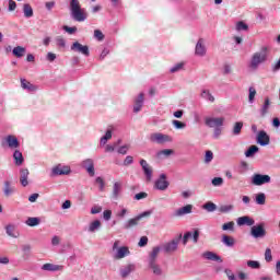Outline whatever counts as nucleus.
I'll return each instance as SVG.
<instances>
[{"label": "nucleus", "instance_id": "1", "mask_svg": "<svg viewBox=\"0 0 280 280\" xmlns=\"http://www.w3.org/2000/svg\"><path fill=\"white\" fill-rule=\"evenodd\" d=\"M70 16L78 23H84V21L89 19L86 10L82 9V5H80V0H70Z\"/></svg>", "mask_w": 280, "mask_h": 280}, {"label": "nucleus", "instance_id": "2", "mask_svg": "<svg viewBox=\"0 0 280 280\" xmlns=\"http://www.w3.org/2000/svg\"><path fill=\"white\" fill-rule=\"evenodd\" d=\"M266 60H268V47L265 46L261 47L260 51H257L252 56L249 68L257 70L259 69V65H262Z\"/></svg>", "mask_w": 280, "mask_h": 280}, {"label": "nucleus", "instance_id": "3", "mask_svg": "<svg viewBox=\"0 0 280 280\" xmlns=\"http://www.w3.org/2000/svg\"><path fill=\"white\" fill-rule=\"evenodd\" d=\"M180 240H183V234H179L177 237L162 245L163 253L166 255H172V253H176L178 250V245L180 244Z\"/></svg>", "mask_w": 280, "mask_h": 280}, {"label": "nucleus", "instance_id": "4", "mask_svg": "<svg viewBox=\"0 0 280 280\" xmlns=\"http://www.w3.org/2000/svg\"><path fill=\"white\" fill-rule=\"evenodd\" d=\"M150 215H152V211H144L140 214H138L137 217L129 219L125 224H124V229L126 231L133 229V226H139V222H141V220H143V218H150Z\"/></svg>", "mask_w": 280, "mask_h": 280}, {"label": "nucleus", "instance_id": "5", "mask_svg": "<svg viewBox=\"0 0 280 280\" xmlns=\"http://www.w3.org/2000/svg\"><path fill=\"white\" fill-rule=\"evenodd\" d=\"M250 235L255 240L264 238L266 235V223H259L250 228Z\"/></svg>", "mask_w": 280, "mask_h": 280}, {"label": "nucleus", "instance_id": "6", "mask_svg": "<svg viewBox=\"0 0 280 280\" xmlns=\"http://www.w3.org/2000/svg\"><path fill=\"white\" fill-rule=\"evenodd\" d=\"M150 141L152 143H159L160 145H162L163 143L172 142V137H170L165 133L155 132V133H151Z\"/></svg>", "mask_w": 280, "mask_h": 280}, {"label": "nucleus", "instance_id": "7", "mask_svg": "<svg viewBox=\"0 0 280 280\" xmlns=\"http://www.w3.org/2000/svg\"><path fill=\"white\" fill-rule=\"evenodd\" d=\"M2 145H8L10 150H16L18 148H21L19 138H16V136L13 135L7 136L2 141Z\"/></svg>", "mask_w": 280, "mask_h": 280}, {"label": "nucleus", "instance_id": "8", "mask_svg": "<svg viewBox=\"0 0 280 280\" xmlns=\"http://www.w3.org/2000/svg\"><path fill=\"white\" fill-rule=\"evenodd\" d=\"M168 187L170 182L167 180V175L161 174L154 183V189H158L159 191H165Z\"/></svg>", "mask_w": 280, "mask_h": 280}, {"label": "nucleus", "instance_id": "9", "mask_svg": "<svg viewBox=\"0 0 280 280\" xmlns=\"http://www.w3.org/2000/svg\"><path fill=\"white\" fill-rule=\"evenodd\" d=\"M270 180H271L270 175L254 174L252 177V185L261 187V185H266L270 183Z\"/></svg>", "mask_w": 280, "mask_h": 280}, {"label": "nucleus", "instance_id": "10", "mask_svg": "<svg viewBox=\"0 0 280 280\" xmlns=\"http://www.w3.org/2000/svg\"><path fill=\"white\" fill-rule=\"evenodd\" d=\"M71 51H75L77 54H82V56H85V57L91 56V51L89 50V46L82 45L79 42H74L71 45Z\"/></svg>", "mask_w": 280, "mask_h": 280}, {"label": "nucleus", "instance_id": "11", "mask_svg": "<svg viewBox=\"0 0 280 280\" xmlns=\"http://www.w3.org/2000/svg\"><path fill=\"white\" fill-rule=\"evenodd\" d=\"M192 237L194 244H198V240H200V230L196 229L194 233L186 232L183 236V245L187 246V243L189 242V238Z\"/></svg>", "mask_w": 280, "mask_h": 280}, {"label": "nucleus", "instance_id": "12", "mask_svg": "<svg viewBox=\"0 0 280 280\" xmlns=\"http://www.w3.org/2000/svg\"><path fill=\"white\" fill-rule=\"evenodd\" d=\"M81 167L88 172L89 176H95V162L93 159L83 160Z\"/></svg>", "mask_w": 280, "mask_h": 280}, {"label": "nucleus", "instance_id": "13", "mask_svg": "<svg viewBox=\"0 0 280 280\" xmlns=\"http://www.w3.org/2000/svg\"><path fill=\"white\" fill-rule=\"evenodd\" d=\"M206 126L208 128H220L224 126V118H213V117H207L205 120Z\"/></svg>", "mask_w": 280, "mask_h": 280}, {"label": "nucleus", "instance_id": "14", "mask_svg": "<svg viewBox=\"0 0 280 280\" xmlns=\"http://www.w3.org/2000/svg\"><path fill=\"white\" fill-rule=\"evenodd\" d=\"M140 165L142 167V172L145 176L147 183H151L152 182V172H153L152 166H150V164L145 160H140Z\"/></svg>", "mask_w": 280, "mask_h": 280}, {"label": "nucleus", "instance_id": "15", "mask_svg": "<svg viewBox=\"0 0 280 280\" xmlns=\"http://www.w3.org/2000/svg\"><path fill=\"white\" fill-rule=\"evenodd\" d=\"M195 56H199L200 58H205V56H207V46H205L203 38L198 39L195 47Z\"/></svg>", "mask_w": 280, "mask_h": 280}, {"label": "nucleus", "instance_id": "16", "mask_svg": "<svg viewBox=\"0 0 280 280\" xmlns=\"http://www.w3.org/2000/svg\"><path fill=\"white\" fill-rule=\"evenodd\" d=\"M192 210H194L192 205H186V206L177 209L173 215H174V218H183V215H188L189 213H191Z\"/></svg>", "mask_w": 280, "mask_h": 280}, {"label": "nucleus", "instance_id": "17", "mask_svg": "<svg viewBox=\"0 0 280 280\" xmlns=\"http://www.w3.org/2000/svg\"><path fill=\"white\" fill-rule=\"evenodd\" d=\"M257 143H259V145H269L270 144V136H268V133L264 130L258 132L257 136Z\"/></svg>", "mask_w": 280, "mask_h": 280}, {"label": "nucleus", "instance_id": "18", "mask_svg": "<svg viewBox=\"0 0 280 280\" xmlns=\"http://www.w3.org/2000/svg\"><path fill=\"white\" fill-rule=\"evenodd\" d=\"M71 174V168L68 166H63L62 168L60 166H56L51 171V176H67Z\"/></svg>", "mask_w": 280, "mask_h": 280}, {"label": "nucleus", "instance_id": "19", "mask_svg": "<svg viewBox=\"0 0 280 280\" xmlns=\"http://www.w3.org/2000/svg\"><path fill=\"white\" fill-rule=\"evenodd\" d=\"M135 270H137V266H135V264L126 265L120 269V277L122 279H127V277H130V273L135 272Z\"/></svg>", "mask_w": 280, "mask_h": 280}, {"label": "nucleus", "instance_id": "20", "mask_svg": "<svg viewBox=\"0 0 280 280\" xmlns=\"http://www.w3.org/2000/svg\"><path fill=\"white\" fill-rule=\"evenodd\" d=\"M30 178V171L27 168H21L20 170V183L22 187H27L30 185V182L27 180Z\"/></svg>", "mask_w": 280, "mask_h": 280}, {"label": "nucleus", "instance_id": "21", "mask_svg": "<svg viewBox=\"0 0 280 280\" xmlns=\"http://www.w3.org/2000/svg\"><path fill=\"white\" fill-rule=\"evenodd\" d=\"M237 224L238 226H254L255 225V220L248 215L240 217L237 219Z\"/></svg>", "mask_w": 280, "mask_h": 280}, {"label": "nucleus", "instance_id": "22", "mask_svg": "<svg viewBox=\"0 0 280 280\" xmlns=\"http://www.w3.org/2000/svg\"><path fill=\"white\" fill-rule=\"evenodd\" d=\"M145 94L140 93L138 97L135 100L133 113H140L141 108H143Z\"/></svg>", "mask_w": 280, "mask_h": 280}, {"label": "nucleus", "instance_id": "23", "mask_svg": "<svg viewBox=\"0 0 280 280\" xmlns=\"http://www.w3.org/2000/svg\"><path fill=\"white\" fill-rule=\"evenodd\" d=\"M130 255V249L126 246L119 247L114 255V259H124V257H128Z\"/></svg>", "mask_w": 280, "mask_h": 280}, {"label": "nucleus", "instance_id": "24", "mask_svg": "<svg viewBox=\"0 0 280 280\" xmlns=\"http://www.w3.org/2000/svg\"><path fill=\"white\" fill-rule=\"evenodd\" d=\"M202 257H205V259H208L209 261H219V264H222V257L213 252H206L202 254Z\"/></svg>", "mask_w": 280, "mask_h": 280}, {"label": "nucleus", "instance_id": "25", "mask_svg": "<svg viewBox=\"0 0 280 280\" xmlns=\"http://www.w3.org/2000/svg\"><path fill=\"white\" fill-rule=\"evenodd\" d=\"M161 253V247L155 246L152 248V252L149 255V264H156V257Z\"/></svg>", "mask_w": 280, "mask_h": 280}, {"label": "nucleus", "instance_id": "26", "mask_svg": "<svg viewBox=\"0 0 280 280\" xmlns=\"http://www.w3.org/2000/svg\"><path fill=\"white\" fill-rule=\"evenodd\" d=\"M42 270L47 272H58V270H60V266L47 262L42 266Z\"/></svg>", "mask_w": 280, "mask_h": 280}, {"label": "nucleus", "instance_id": "27", "mask_svg": "<svg viewBox=\"0 0 280 280\" xmlns=\"http://www.w3.org/2000/svg\"><path fill=\"white\" fill-rule=\"evenodd\" d=\"M23 13L25 19H32V16H34V9H32L30 3L23 4Z\"/></svg>", "mask_w": 280, "mask_h": 280}, {"label": "nucleus", "instance_id": "28", "mask_svg": "<svg viewBox=\"0 0 280 280\" xmlns=\"http://www.w3.org/2000/svg\"><path fill=\"white\" fill-rule=\"evenodd\" d=\"M13 159H14L15 165H18V166L23 165L24 159H23V153H21V151L15 150V151L13 152Z\"/></svg>", "mask_w": 280, "mask_h": 280}, {"label": "nucleus", "instance_id": "29", "mask_svg": "<svg viewBox=\"0 0 280 280\" xmlns=\"http://www.w3.org/2000/svg\"><path fill=\"white\" fill-rule=\"evenodd\" d=\"M268 110H270V98L266 97L265 102L260 108V115L264 117L265 115H268Z\"/></svg>", "mask_w": 280, "mask_h": 280}, {"label": "nucleus", "instance_id": "30", "mask_svg": "<svg viewBox=\"0 0 280 280\" xmlns=\"http://www.w3.org/2000/svg\"><path fill=\"white\" fill-rule=\"evenodd\" d=\"M119 191H121V184H119V182H115L113 186V192H112V198L114 200H117V198H119Z\"/></svg>", "mask_w": 280, "mask_h": 280}, {"label": "nucleus", "instance_id": "31", "mask_svg": "<svg viewBox=\"0 0 280 280\" xmlns=\"http://www.w3.org/2000/svg\"><path fill=\"white\" fill-rule=\"evenodd\" d=\"M25 47L22 46L14 47L12 50V54L13 56H15V58H23V56H25Z\"/></svg>", "mask_w": 280, "mask_h": 280}, {"label": "nucleus", "instance_id": "32", "mask_svg": "<svg viewBox=\"0 0 280 280\" xmlns=\"http://www.w3.org/2000/svg\"><path fill=\"white\" fill-rule=\"evenodd\" d=\"M222 243L225 246H229L230 248H233V246H235V238H233L232 236H229V235H223L222 236Z\"/></svg>", "mask_w": 280, "mask_h": 280}, {"label": "nucleus", "instance_id": "33", "mask_svg": "<svg viewBox=\"0 0 280 280\" xmlns=\"http://www.w3.org/2000/svg\"><path fill=\"white\" fill-rule=\"evenodd\" d=\"M3 194L7 198H10V196H12V194H14V188H12L11 183L8 180L4 182Z\"/></svg>", "mask_w": 280, "mask_h": 280}, {"label": "nucleus", "instance_id": "34", "mask_svg": "<svg viewBox=\"0 0 280 280\" xmlns=\"http://www.w3.org/2000/svg\"><path fill=\"white\" fill-rule=\"evenodd\" d=\"M102 229V222L100 220H95L90 223L89 233H95V231H100Z\"/></svg>", "mask_w": 280, "mask_h": 280}, {"label": "nucleus", "instance_id": "35", "mask_svg": "<svg viewBox=\"0 0 280 280\" xmlns=\"http://www.w3.org/2000/svg\"><path fill=\"white\" fill-rule=\"evenodd\" d=\"M21 86L26 91H36V86L25 79H21Z\"/></svg>", "mask_w": 280, "mask_h": 280}, {"label": "nucleus", "instance_id": "36", "mask_svg": "<svg viewBox=\"0 0 280 280\" xmlns=\"http://www.w3.org/2000/svg\"><path fill=\"white\" fill-rule=\"evenodd\" d=\"M257 152H259V147L257 145H250L247 151L245 152V156L247 159H250L252 156H255V154H257Z\"/></svg>", "mask_w": 280, "mask_h": 280}, {"label": "nucleus", "instance_id": "37", "mask_svg": "<svg viewBox=\"0 0 280 280\" xmlns=\"http://www.w3.org/2000/svg\"><path fill=\"white\" fill-rule=\"evenodd\" d=\"M201 97L211 103L215 102V97L213 96V94H211V92L209 90H202Z\"/></svg>", "mask_w": 280, "mask_h": 280}, {"label": "nucleus", "instance_id": "38", "mask_svg": "<svg viewBox=\"0 0 280 280\" xmlns=\"http://www.w3.org/2000/svg\"><path fill=\"white\" fill-rule=\"evenodd\" d=\"M242 128H244V122L242 121L235 122L232 130V135H234V137H237V135L242 133Z\"/></svg>", "mask_w": 280, "mask_h": 280}, {"label": "nucleus", "instance_id": "39", "mask_svg": "<svg viewBox=\"0 0 280 280\" xmlns=\"http://www.w3.org/2000/svg\"><path fill=\"white\" fill-rule=\"evenodd\" d=\"M25 224L27 226H38L40 224V219L37 217H30L26 221Z\"/></svg>", "mask_w": 280, "mask_h": 280}, {"label": "nucleus", "instance_id": "40", "mask_svg": "<svg viewBox=\"0 0 280 280\" xmlns=\"http://www.w3.org/2000/svg\"><path fill=\"white\" fill-rule=\"evenodd\" d=\"M202 209L208 211V213H213V211H217L218 206L211 201H208L202 206Z\"/></svg>", "mask_w": 280, "mask_h": 280}, {"label": "nucleus", "instance_id": "41", "mask_svg": "<svg viewBox=\"0 0 280 280\" xmlns=\"http://www.w3.org/2000/svg\"><path fill=\"white\" fill-rule=\"evenodd\" d=\"M174 154V150L172 149H164L156 153L158 159H163V156H172Z\"/></svg>", "mask_w": 280, "mask_h": 280}, {"label": "nucleus", "instance_id": "42", "mask_svg": "<svg viewBox=\"0 0 280 280\" xmlns=\"http://www.w3.org/2000/svg\"><path fill=\"white\" fill-rule=\"evenodd\" d=\"M255 202H256V205H260V206L266 205V194L258 192L256 195Z\"/></svg>", "mask_w": 280, "mask_h": 280}, {"label": "nucleus", "instance_id": "43", "mask_svg": "<svg viewBox=\"0 0 280 280\" xmlns=\"http://www.w3.org/2000/svg\"><path fill=\"white\" fill-rule=\"evenodd\" d=\"M113 139V130H107L105 136L101 138V145H106L108 143V140Z\"/></svg>", "mask_w": 280, "mask_h": 280}, {"label": "nucleus", "instance_id": "44", "mask_svg": "<svg viewBox=\"0 0 280 280\" xmlns=\"http://www.w3.org/2000/svg\"><path fill=\"white\" fill-rule=\"evenodd\" d=\"M22 253H24L23 258L28 259L30 253H32V245L30 244L22 245Z\"/></svg>", "mask_w": 280, "mask_h": 280}, {"label": "nucleus", "instance_id": "45", "mask_svg": "<svg viewBox=\"0 0 280 280\" xmlns=\"http://www.w3.org/2000/svg\"><path fill=\"white\" fill-rule=\"evenodd\" d=\"M236 32H248V24L243 21L236 23Z\"/></svg>", "mask_w": 280, "mask_h": 280}, {"label": "nucleus", "instance_id": "46", "mask_svg": "<svg viewBox=\"0 0 280 280\" xmlns=\"http://www.w3.org/2000/svg\"><path fill=\"white\" fill-rule=\"evenodd\" d=\"M5 233L7 235H9V237H14V238L19 237V235L14 234V225L12 224H9L5 226Z\"/></svg>", "mask_w": 280, "mask_h": 280}, {"label": "nucleus", "instance_id": "47", "mask_svg": "<svg viewBox=\"0 0 280 280\" xmlns=\"http://www.w3.org/2000/svg\"><path fill=\"white\" fill-rule=\"evenodd\" d=\"M247 266L248 268H253V270H259L261 268V264L257 260H248Z\"/></svg>", "mask_w": 280, "mask_h": 280}, {"label": "nucleus", "instance_id": "48", "mask_svg": "<svg viewBox=\"0 0 280 280\" xmlns=\"http://www.w3.org/2000/svg\"><path fill=\"white\" fill-rule=\"evenodd\" d=\"M255 95H257V90H255V88L250 86L249 88V95H248L249 104H254L255 103Z\"/></svg>", "mask_w": 280, "mask_h": 280}, {"label": "nucleus", "instance_id": "49", "mask_svg": "<svg viewBox=\"0 0 280 280\" xmlns=\"http://www.w3.org/2000/svg\"><path fill=\"white\" fill-rule=\"evenodd\" d=\"M174 128H176V130H183L185 128H187V124L182 122L180 120H173L172 121Z\"/></svg>", "mask_w": 280, "mask_h": 280}, {"label": "nucleus", "instance_id": "50", "mask_svg": "<svg viewBox=\"0 0 280 280\" xmlns=\"http://www.w3.org/2000/svg\"><path fill=\"white\" fill-rule=\"evenodd\" d=\"M222 231H235V222L231 221L222 225Z\"/></svg>", "mask_w": 280, "mask_h": 280}, {"label": "nucleus", "instance_id": "51", "mask_svg": "<svg viewBox=\"0 0 280 280\" xmlns=\"http://www.w3.org/2000/svg\"><path fill=\"white\" fill-rule=\"evenodd\" d=\"M149 267L153 270L154 275L160 276L161 275V267H159V265H156V262H149Z\"/></svg>", "mask_w": 280, "mask_h": 280}, {"label": "nucleus", "instance_id": "52", "mask_svg": "<svg viewBox=\"0 0 280 280\" xmlns=\"http://www.w3.org/2000/svg\"><path fill=\"white\" fill-rule=\"evenodd\" d=\"M211 161H213V151H206V155H205V163L206 165H209V163H211Z\"/></svg>", "mask_w": 280, "mask_h": 280}, {"label": "nucleus", "instance_id": "53", "mask_svg": "<svg viewBox=\"0 0 280 280\" xmlns=\"http://www.w3.org/2000/svg\"><path fill=\"white\" fill-rule=\"evenodd\" d=\"M233 209H234V206H233V205H225V206H221V207L219 208V211H220L221 213H229L230 211H233Z\"/></svg>", "mask_w": 280, "mask_h": 280}, {"label": "nucleus", "instance_id": "54", "mask_svg": "<svg viewBox=\"0 0 280 280\" xmlns=\"http://www.w3.org/2000/svg\"><path fill=\"white\" fill-rule=\"evenodd\" d=\"M265 261H267V264H270V261H272V249H270L269 247L265 250Z\"/></svg>", "mask_w": 280, "mask_h": 280}, {"label": "nucleus", "instance_id": "55", "mask_svg": "<svg viewBox=\"0 0 280 280\" xmlns=\"http://www.w3.org/2000/svg\"><path fill=\"white\" fill-rule=\"evenodd\" d=\"M213 187H222L224 185V179L222 177H214L212 179Z\"/></svg>", "mask_w": 280, "mask_h": 280}, {"label": "nucleus", "instance_id": "56", "mask_svg": "<svg viewBox=\"0 0 280 280\" xmlns=\"http://www.w3.org/2000/svg\"><path fill=\"white\" fill-rule=\"evenodd\" d=\"M183 67H185L184 62L176 63L175 66H173L171 68L170 72L171 73H176V72L180 71V69H183Z\"/></svg>", "mask_w": 280, "mask_h": 280}, {"label": "nucleus", "instance_id": "57", "mask_svg": "<svg viewBox=\"0 0 280 280\" xmlns=\"http://www.w3.org/2000/svg\"><path fill=\"white\" fill-rule=\"evenodd\" d=\"M63 31L67 32L68 34H75V32H78V27L65 25Z\"/></svg>", "mask_w": 280, "mask_h": 280}, {"label": "nucleus", "instance_id": "58", "mask_svg": "<svg viewBox=\"0 0 280 280\" xmlns=\"http://www.w3.org/2000/svg\"><path fill=\"white\" fill-rule=\"evenodd\" d=\"M145 198H148V192L141 191L135 195V200H143Z\"/></svg>", "mask_w": 280, "mask_h": 280}, {"label": "nucleus", "instance_id": "59", "mask_svg": "<svg viewBox=\"0 0 280 280\" xmlns=\"http://www.w3.org/2000/svg\"><path fill=\"white\" fill-rule=\"evenodd\" d=\"M94 38H97V40H104V33L100 30L94 31Z\"/></svg>", "mask_w": 280, "mask_h": 280}, {"label": "nucleus", "instance_id": "60", "mask_svg": "<svg viewBox=\"0 0 280 280\" xmlns=\"http://www.w3.org/2000/svg\"><path fill=\"white\" fill-rule=\"evenodd\" d=\"M130 149V145L125 144L118 149V154H128V150Z\"/></svg>", "mask_w": 280, "mask_h": 280}, {"label": "nucleus", "instance_id": "61", "mask_svg": "<svg viewBox=\"0 0 280 280\" xmlns=\"http://www.w3.org/2000/svg\"><path fill=\"white\" fill-rule=\"evenodd\" d=\"M132 163H135V158H132L131 155L126 156V159L124 160L125 166L132 165Z\"/></svg>", "mask_w": 280, "mask_h": 280}, {"label": "nucleus", "instance_id": "62", "mask_svg": "<svg viewBox=\"0 0 280 280\" xmlns=\"http://www.w3.org/2000/svg\"><path fill=\"white\" fill-rule=\"evenodd\" d=\"M138 246H140V248H143V246H148V236H142L138 243Z\"/></svg>", "mask_w": 280, "mask_h": 280}, {"label": "nucleus", "instance_id": "63", "mask_svg": "<svg viewBox=\"0 0 280 280\" xmlns=\"http://www.w3.org/2000/svg\"><path fill=\"white\" fill-rule=\"evenodd\" d=\"M96 183L97 185H100V191H104V187H105V183H104V178L102 177H96Z\"/></svg>", "mask_w": 280, "mask_h": 280}, {"label": "nucleus", "instance_id": "64", "mask_svg": "<svg viewBox=\"0 0 280 280\" xmlns=\"http://www.w3.org/2000/svg\"><path fill=\"white\" fill-rule=\"evenodd\" d=\"M241 171H240V174H245L246 172H248V163L246 162H241Z\"/></svg>", "mask_w": 280, "mask_h": 280}]
</instances>
